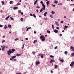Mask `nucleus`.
I'll use <instances>...</instances> for the list:
<instances>
[{"label":"nucleus","mask_w":74,"mask_h":74,"mask_svg":"<svg viewBox=\"0 0 74 74\" xmlns=\"http://www.w3.org/2000/svg\"><path fill=\"white\" fill-rule=\"evenodd\" d=\"M7 54L8 55H11V53H12V52H11V50H9V51H7Z\"/></svg>","instance_id":"obj_1"},{"label":"nucleus","mask_w":74,"mask_h":74,"mask_svg":"<svg viewBox=\"0 0 74 74\" xmlns=\"http://www.w3.org/2000/svg\"><path fill=\"white\" fill-rule=\"evenodd\" d=\"M74 62H72L70 64V66H73V65H74Z\"/></svg>","instance_id":"obj_2"},{"label":"nucleus","mask_w":74,"mask_h":74,"mask_svg":"<svg viewBox=\"0 0 74 74\" xmlns=\"http://www.w3.org/2000/svg\"><path fill=\"white\" fill-rule=\"evenodd\" d=\"M42 6L43 8H44V10H45V5H44V4H43V5H42Z\"/></svg>","instance_id":"obj_3"},{"label":"nucleus","mask_w":74,"mask_h":74,"mask_svg":"<svg viewBox=\"0 0 74 74\" xmlns=\"http://www.w3.org/2000/svg\"><path fill=\"white\" fill-rule=\"evenodd\" d=\"M45 37H44L43 38H42L41 40V41H45Z\"/></svg>","instance_id":"obj_4"},{"label":"nucleus","mask_w":74,"mask_h":74,"mask_svg":"<svg viewBox=\"0 0 74 74\" xmlns=\"http://www.w3.org/2000/svg\"><path fill=\"white\" fill-rule=\"evenodd\" d=\"M15 51V50L14 49H12V51H11V52H12V53H13V52H14Z\"/></svg>","instance_id":"obj_5"},{"label":"nucleus","mask_w":74,"mask_h":74,"mask_svg":"<svg viewBox=\"0 0 74 74\" xmlns=\"http://www.w3.org/2000/svg\"><path fill=\"white\" fill-rule=\"evenodd\" d=\"M40 61H37L36 63V65H38V64H40Z\"/></svg>","instance_id":"obj_6"},{"label":"nucleus","mask_w":74,"mask_h":74,"mask_svg":"<svg viewBox=\"0 0 74 74\" xmlns=\"http://www.w3.org/2000/svg\"><path fill=\"white\" fill-rule=\"evenodd\" d=\"M71 48L72 50H73V51H74V47L73 46L71 47Z\"/></svg>","instance_id":"obj_7"},{"label":"nucleus","mask_w":74,"mask_h":74,"mask_svg":"<svg viewBox=\"0 0 74 74\" xmlns=\"http://www.w3.org/2000/svg\"><path fill=\"white\" fill-rule=\"evenodd\" d=\"M44 10V8H41V10H40V12H42V11H43Z\"/></svg>","instance_id":"obj_8"},{"label":"nucleus","mask_w":74,"mask_h":74,"mask_svg":"<svg viewBox=\"0 0 74 74\" xmlns=\"http://www.w3.org/2000/svg\"><path fill=\"white\" fill-rule=\"evenodd\" d=\"M47 12H46L44 13L43 15L44 16H46V15H47Z\"/></svg>","instance_id":"obj_9"},{"label":"nucleus","mask_w":74,"mask_h":74,"mask_svg":"<svg viewBox=\"0 0 74 74\" xmlns=\"http://www.w3.org/2000/svg\"><path fill=\"white\" fill-rule=\"evenodd\" d=\"M49 4V1H48L46 2V4L47 5H48Z\"/></svg>","instance_id":"obj_10"},{"label":"nucleus","mask_w":74,"mask_h":74,"mask_svg":"<svg viewBox=\"0 0 74 74\" xmlns=\"http://www.w3.org/2000/svg\"><path fill=\"white\" fill-rule=\"evenodd\" d=\"M54 32L55 33H58V31L57 30H56V29H55L54 30Z\"/></svg>","instance_id":"obj_11"},{"label":"nucleus","mask_w":74,"mask_h":74,"mask_svg":"<svg viewBox=\"0 0 74 74\" xmlns=\"http://www.w3.org/2000/svg\"><path fill=\"white\" fill-rule=\"evenodd\" d=\"M10 18V16H8V17H7L6 18H5V20H8V18Z\"/></svg>","instance_id":"obj_12"},{"label":"nucleus","mask_w":74,"mask_h":74,"mask_svg":"<svg viewBox=\"0 0 74 74\" xmlns=\"http://www.w3.org/2000/svg\"><path fill=\"white\" fill-rule=\"evenodd\" d=\"M55 12H54L53 11H51V14H53V15H54L55 14Z\"/></svg>","instance_id":"obj_13"},{"label":"nucleus","mask_w":74,"mask_h":74,"mask_svg":"<svg viewBox=\"0 0 74 74\" xmlns=\"http://www.w3.org/2000/svg\"><path fill=\"white\" fill-rule=\"evenodd\" d=\"M37 1H38V0H36V1L34 2V5H36V4L37 2Z\"/></svg>","instance_id":"obj_14"},{"label":"nucleus","mask_w":74,"mask_h":74,"mask_svg":"<svg viewBox=\"0 0 74 74\" xmlns=\"http://www.w3.org/2000/svg\"><path fill=\"white\" fill-rule=\"evenodd\" d=\"M7 28H8V27L7 26V25H5L4 27V28L5 29H6Z\"/></svg>","instance_id":"obj_15"},{"label":"nucleus","mask_w":74,"mask_h":74,"mask_svg":"<svg viewBox=\"0 0 74 74\" xmlns=\"http://www.w3.org/2000/svg\"><path fill=\"white\" fill-rule=\"evenodd\" d=\"M44 37V36L42 35L40 36V39H42V38H43Z\"/></svg>","instance_id":"obj_16"},{"label":"nucleus","mask_w":74,"mask_h":74,"mask_svg":"<svg viewBox=\"0 0 74 74\" xmlns=\"http://www.w3.org/2000/svg\"><path fill=\"white\" fill-rule=\"evenodd\" d=\"M8 27L9 28H11V25L10 24L8 25Z\"/></svg>","instance_id":"obj_17"},{"label":"nucleus","mask_w":74,"mask_h":74,"mask_svg":"<svg viewBox=\"0 0 74 74\" xmlns=\"http://www.w3.org/2000/svg\"><path fill=\"white\" fill-rule=\"evenodd\" d=\"M37 40H34V44H35L36 42H37Z\"/></svg>","instance_id":"obj_18"},{"label":"nucleus","mask_w":74,"mask_h":74,"mask_svg":"<svg viewBox=\"0 0 74 74\" xmlns=\"http://www.w3.org/2000/svg\"><path fill=\"white\" fill-rule=\"evenodd\" d=\"M64 54H65V55H67V53H68V52H67V51H66L64 52Z\"/></svg>","instance_id":"obj_19"},{"label":"nucleus","mask_w":74,"mask_h":74,"mask_svg":"<svg viewBox=\"0 0 74 74\" xmlns=\"http://www.w3.org/2000/svg\"><path fill=\"white\" fill-rule=\"evenodd\" d=\"M47 33H48L49 34L51 33V32L50 31L47 30Z\"/></svg>","instance_id":"obj_20"},{"label":"nucleus","mask_w":74,"mask_h":74,"mask_svg":"<svg viewBox=\"0 0 74 74\" xmlns=\"http://www.w3.org/2000/svg\"><path fill=\"white\" fill-rule=\"evenodd\" d=\"M56 25H57V26H59V25L58 24V22H56Z\"/></svg>","instance_id":"obj_21"},{"label":"nucleus","mask_w":74,"mask_h":74,"mask_svg":"<svg viewBox=\"0 0 74 74\" xmlns=\"http://www.w3.org/2000/svg\"><path fill=\"white\" fill-rule=\"evenodd\" d=\"M54 3H55V4H58V1H54Z\"/></svg>","instance_id":"obj_22"},{"label":"nucleus","mask_w":74,"mask_h":74,"mask_svg":"<svg viewBox=\"0 0 74 74\" xmlns=\"http://www.w3.org/2000/svg\"><path fill=\"white\" fill-rule=\"evenodd\" d=\"M18 8V7H15L13 8V9L14 10H16Z\"/></svg>","instance_id":"obj_23"},{"label":"nucleus","mask_w":74,"mask_h":74,"mask_svg":"<svg viewBox=\"0 0 74 74\" xmlns=\"http://www.w3.org/2000/svg\"><path fill=\"white\" fill-rule=\"evenodd\" d=\"M52 29L53 30L54 29V25L53 24L52 25Z\"/></svg>","instance_id":"obj_24"},{"label":"nucleus","mask_w":74,"mask_h":74,"mask_svg":"<svg viewBox=\"0 0 74 74\" xmlns=\"http://www.w3.org/2000/svg\"><path fill=\"white\" fill-rule=\"evenodd\" d=\"M12 3H13V1H11L9 3H10V4H12Z\"/></svg>","instance_id":"obj_25"},{"label":"nucleus","mask_w":74,"mask_h":74,"mask_svg":"<svg viewBox=\"0 0 74 74\" xmlns=\"http://www.w3.org/2000/svg\"><path fill=\"white\" fill-rule=\"evenodd\" d=\"M5 42V40H2V44H3V43H4V42Z\"/></svg>","instance_id":"obj_26"},{"label":"nucleus","mask_w":74,"mask_h":74,"mask_svg":"<svg viewBox=\"0 0 74 74\" xmlns=\"http://www.w3.org/2000/svg\"><path fill=\"white\" fill-rule=\"evenodd\" d=\"M24 48V44L23 45L22 47V49H23Z\"/></svg>","instance_id":"obj_27"},{"label":"nucleus","mask_w":74,"mask_h":74,"mask_svg":"<svg viewBox=\"0 0 74 74\" xmlns=\"http://www.w3.org/2000/svg\"><path fill=\"white\" fill-rule=\"evenodd\" d=\"M50 58H54V56H53L52 55H50Z\"/></svg>","instance_id":"obj_28"},{"label":"nucleus","mask_w":74,"mask_h":74,"mask_svg":"<svg viewBox=\"0 0 74 74\" xmlns=\"http://www.w3.org/2000/svg\"><path fill=\"white\" fill-rule=\"evenodd\" d=\"M3 47L5 48H8V47L7 46H3Z\"/></svg>","instance_id":"obj_29"},{"label":"nucleus","mask_w":74,"mask_h":74,"mask_svg":"<svg viewBox=\"0 0 74 74\" xmlns=\"http://www.w3.org/2000/svg\"><path fill=\"white\" fill-rule=\"evenodd\" d=\"M18 40H19V39H18V38H16L15 39V40L16 41Z\"/></svg>","instance_id":"obj_30"},{"label":"nucleus","mask_w":74,"mask_h":74,"mask_svg":"<svg viewBox=\"0 0 74 74\" xmlns=\"http://www.w3.org/2000/svg\"><path fill=\"white\" fill-rule=\"evenodd\" d=\"M60 62H62V63H63V62L64 61V60H60Z\"/></svg>","instance_id":"obj_31"},{"label":"nucleus","mask_w":74,"mask_h":74,"mask_svg":"<svg viewBox=\"0 0 74 74\" xmlns=\"http://www.w3.org/2000/svg\"><path fill=\"white\" fill-rule=\"evenodd\" d=\"M33 16L34 18H36V15H35V14H33Z\"/></svg>","instance_id":"obj_32"},{"label":"nucleus","mask_w":74,"mask_h":74,"mask_svg":"<svg viewBox=\"0 0 74 74\" xmlns=\"http://www.w3.org/2000/svg\"><path fill=\"white\" fill-rule=\"evenodd\" d=\"M16 58V56H13L12 58V59H14V58Z\"/></svg>","instance_id":"obj_33"},{"label":"nucleus","mask_w":74,"mask_h":74,"mask_svg":"<svg viewBox=\"0 0 74 74\" xmlns=\"http://www.w3.org/2000/svg\"><path fill=\"white\" fill-rule=\"evenodd\" d=\"M17 5H21V4L19 3H17Z\"/></svg>","instance_id":"obj_34"},{"label":"nucleus","mask_w":74,"mask_h":74,"mask_svg":"<svg viewBox=\"0 0 74 74\" xmlns=\"http://www.w3.org/2000/svg\"><path fill=\"white\" fill-rule=\"evenodd\" d=\"M18 12L19 13H21V10H19L18 11Z\"/></svg>","instance_id":"obj_35"},{"label":"nucleus","mask_w":74,"mask_h":74,"mask_svg":"<svg viewBox=\"0 0 74 74\" xmlns=\"http://www.w3.org/2000/svg\"><path fill=\"white\" fill-rule=\"evenodd\" d=\"M40 3H41V4H42V5L43 4H44V3L43 2V1H41L40 2Z\"/></svg>","instance_id":"obj_36"},{"label":"nucleus","mask_w":74,"mask_h":74,"mask_svg":"<svg viewBox=\"0 0 74 74\" xmlns=\"http://www.w3.org/2000/svg\"><path fill=\"white\" fill-rule=\"evenodd\" d=\"M57 67H58V65H55L54 68H57Z\"/></svg>","instance_id":"obj_37"},{"label":"nucleus","mask_w":74,"mask_h":74,"mask_svg":"<svg viewBox=\"0 0 74 74\" xmlns=\"http://www.w3.org/2000/svg\"><path fill=\"white\" fill-rule=\"evenodd\" d=\"M43 57H44V56L42 54L41 56V58H43Z\"/></svg>","instance_id":"obj_38"},{"label":"nucleus","mask_w":74,"mask_h":74,"mask_svg":"<svg viewBox=\"0 0 74 74\" xmlns=\"http://www.w3.org/2000/svg\"><path fill=\"white\" fill-rule=\"evenodd\" d=\"M62 3H59L58 4V5H62Z\"/></svg>","instance_id":"obj_39"},{"label":"nucleus","mask_w":74,"mask_h":74,"mask_svg":"<svg viewBox=\"0 0 74 74\" xmlns=\"http://www.w3.org/2000/svg\"><path fill=\"white\" fill-rule=\"evenodd\" d=\"M53 60H51L50 61V63H52V62H53Z\"/></svg>","instance_id":"obj_40"},{"label":"nucleus","mask_w":74,"mask_h":74,"mask_svg":"<svg viewBox=\"0 0 74 74\" xmlns=\"http://www.w3.org/2000/svg\"><path fill=\"white\" fill-rule=\"evenodd\" d=\"M20 21H22V22H23V18H21L20 19Z\"/></svg>","instance_id":"obj_41"},{"label":"nucleus","mask_w":74,"mask_h":74,"mask_svg":"<svg viewBox=\"0 0 74 74\" xmlns=\"http://www.w3.org/2000/svg\"><path fill=\"white\" fill-rule=\"evenodd\" d=\"M40 8V6H38L36 7V8Z\"/></svg>","instance_id":"obj_42"},{"label":"nucleus","mask_w":74,"mask_h":74,"mask_svg":"<svg viewBox=\"0 0 74 74\" xmlns=\"http://www.w3.org/2000/svg\"><path fill=\"white\" fill-rule=\"evenodd\" d=\"M5 48L3 47H3H2V51H4V49Z\"/></svg>","instance_id":"obj_43"},{"label":"nucleus","mask_w":74,"mask_h":74,"mask_svg":"<svg viewBox=\"0 0 74 74\" xmlns=\"http://www.w3.org/2000/svg\"><path fill=\"white\" fill-rule=\"evenodd\" d=\"M64 27H65V28L66 29V28H67V27H68V26H66V25H65V26H64Z\"/></svg>","instance_id":"obj_44"},{"label":"nucleus","mask_w":74,"mask_h":74,"mask_svg":"<svg viewBox=\"0 0 74 74\" xmlns=\"http://www.w3.org/2000/svg\"><path fill=\"white\" fill-rule=\"evenodd\" d=\"M57 48H58V46H56V47H55L54 48V49H57Z\"/></svg>","instance_id":"obj_45"},{"label":"nucleus","mask_w":74,"mask_h":74,"mask_svg":"<svg viewBox=\"0 0 74 74\" xmlns=\"http://www.w3.org/2000/svg\"><path fill=\"white\" fill-rule=\"evenodd\" d=\"M0 27H3V25L0 24Z\"/></svg>","instance_id":"obj_46"},{"label":"nucleus","mask_w":74,"mask_h":74,"mask_svg":"<svg viewBox=\"0 0 74 74\" xmlns=\"http://www.w3.org/2000/svg\"><path fill=\"white\" fill-rule=\"evenodd\" d=\"M10 19L12 21H14V19L13 18H12V17H10Z\"/></svg>","instance_id":"obj_47"},{"label":"nucleus","mask_w":74,"mask_h":74,"mask_svg":"<svg viewBox=\"0 0 74 74\" xmlns=\"http://www.w3.org/2000/svg\"><path fill=\"white\" fill-rule=\"evenodd\" d=\"M64 22H63V21H61L60 22V23H63Z\"/></svg>","instance_id":"obj_48"},{"label":"nucleus","mask_w":74,"mask_h":74,"mask_svg":"<svg viewBox=\"0 0 74 74\" xmlns=\"http://www.w3.org/2000/svg\"><path fill=\"white\" fill-rule=\"evenodd\" d=\"M2 3L3 4H4V1H3L2 2Z\"/></svg>","instance_id":"obj_49"},{"label":"nucleus","mask_w":74,"mask_h":74,"mask_svg":"<svg viewBox=\"0 0 74 74\" xmlns=\"http://www.w3.org/2000/svg\"><path fill=\"white\" fill-rule=\"evenodd\" d=\"M71 55L72 56H74V53H72L71 54Z\"/></svg>","instance_id":"obj_50"},{"label":"nucleus","mask_w":74,"mask_h":74,"mask_svg":"<svg viewBox=\"0 0 74 74\" xmlns=\"http://www.w3.org/2000/svg\"><path fill=\"white\" fill-rule=\"evenodd\" d=\"M56 29L57 30H59V27H56Z\"/></svg>","instance_id":"obj_51"},{"label":"nucleus","mask_w":74,"mask_h":74,"mask_svg":"<svg viewBox=\"0 0 74 74\" xmlns=\"http://www.w3.org/2000/svg\"><path fill=\"white\" fill-rule=\"evenodd\" d=\"M16 56H21V54H17Z\"/></svg>","instance_id":"obj_52"},{"label":"nucleus","mask_w":74,"mask_h":74,"mask_svg":"<svg viewBox=\"0 0 74 74\" xmlns=\"http://www.w3.org/2000/svg\"><path fill=\"white\" fill-rule=\"evenodd\" d=\"M42 55V54L40 53V54H39L38 56H41Z\"/></svg>","instance_id":"obj_53"},{"label":"nucleus","mask_w":74,"mask_h":74,"mask_svg":"<svg viewBox=\"0 0 74 74\" xmlns=\"http://www.w3.org/2000/svg\"><path fill=\"white\" fill-rule=\"evenodd\" d=\"M16 59H14V61L15 62V61H16Z\"/></svg>","instance_id":"obj_54"},{"label":"nucleus","mask_w":74,"mask_h":74,"mask_svg":"<svg viewBox=\"0 0 74 74\" xmlns=\"http://www.w3.org/2000/svg\"><path fill=\"white\" fill-rule=\"evenodd\" d=\"M30 16H33V15L32 14H30Z\"/></svg>","instance_id":"obj_55"},{"label":"nucleus","mask_w":74,"mask_h":74,"mask_svg":"<svg viewBox=\"0 0 74 74\" xmlns=\"http://www.w3.org/2000/svg\"><path fill=\"white\" fill-rule=\"evenodd\" d=\"M52 6H53L54 7H55V5L52 4Z\"/></svg>","instance_id":"obj_56"},{"label":"nucleus","mask_w":74,"mask_h":74,"mask_svg":"<svg viewBox=\"0 0 74 74\" xmlns=\"http://www.w3.org/2000/svg\"><path fill=\"white\" fill-rule=\"evenodd\" d=\"M36 12H38V10L37 9V10H36Z\"/></svg>","instance_id":"obj_57"},{"label":"nucleus","mask_w":74,"mask_h":74,"mask_svg":"<svg viewBox=\"0 0 74 74\" xmlns=\"http://www.w3.org/2000/svg\"><path fill=\"white\" fill-rule=\"evenodd\" d=\"M32 54H35L36 53H35V52H32Z\"/></svg>","instance_id":"obj_58"},{"label":"nucleus","mask_w":74,"mask_h":74,"mask_svg":"<svg viewBox=\"0 0 74 74\" xmlns=\"http://www.w3.org/2000/svg\"><path fill=\"white\" fill-rule=\"evenodd\" d=\"M44 20H46V21H47L48 19H47V18H44Z\"/></svg>","instance_id":"obj_59"},{"label":"nucleus","mask_w":74,"mask_h":74,"mask_svg":"<svg viewBox=\"0 0 74 74\" xmlns=\"http://www.w3.org/2000/svg\"><path fill=\"white\" fill-rule=\"evenodd\" d=\"M12 58H10V60H11V61H12Z\"/></svg>","instance_id":"obj_60"},{"label":"nucleus","mask_w":74,"mask_h":74,"mask_svg":"<svg viewBox=\"0 0 74 74\" xmlns=\"http://www.w3.org/2000/svg\"><path fill=\"white\" fill-rule=\"evenodd\" d=\"M17 74H22V73H16Z\"/></svg>","instance_id":"obj_61"},{"label":"nucleus","mask_w":74,"mask_h":74,"mask_svg":"<svg viewBox=\"0 0 74 74\" xmlns=\"http://www.w3.org/2000/svg\"><path fill=\"white\" fill-rule=\"evenodd\" d=\"M51 73H53V71H52V70H51Z\"/></svg>","instance_id":"obj_62"},{"label":"nucleus","mask_w":74,"mask_h":74,"mask_svg":"<svg viewBox=\"0 0 74 74\" xmlns=\"http://www.w3.org/2000/svg\"><path fill=\"white\" fill-rule=\"evenodd\" d=\"M21 15H23V12H21Z\"/></svg>","instance_id":"obj_63"},{"label":"nucleus","mask_w":74,"mask_h":74,"mask_svg":"<svg viewBox=\"0 0 74 74\" xmlns=\"http://www.w3.org/2000/svg\"><path fill=\"white\" fill-rule=\"evenodd\" d=\"M19 2H22V0H20L19 1Z\"/></svg>","instance_id":"obj_64"}]
</instances>
